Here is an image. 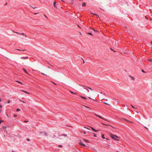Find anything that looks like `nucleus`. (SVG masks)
<instances>
[{
	"label": "nucleus",
	"instance_id": "obj_1",
	"mask_svg": "<svg viewBox=\"0 0 152 152\" xmlns=\"http://www.w3.org/2000/svg\"><path fill=\"white\" fill-rule=\"evenodd\" d=\"M110 136L112 139L115 140L119 141L117 139H116V138H118V137L117 136L113 135L112 134H111Z\"/></svg>",
	"mask_w": 152,
	"mask_h": 152
},
{
	"label": "nucleus",
	"instance_id": "obj_2",
	"mask_svg": "<svg viewBox=\"0 0 152 152\" xmlns=\"http://www.w3.org/2000/svg\"><path fill=\"white\" fill-rule=\"evenodd\" d=\"M48 69L45 68V69L44 72L46 73H48V72L49 71L50 67L48 66Z\"/></svg>",
	"mask_w": 152,
	"mask_h": 152
},
{
	"label": "nucleus",
	"instance_id": "obj_3",
	"mask_svg": "<svg viewBox=\"0 0 152 152\" xmlns=\"http://www.w3.org/2000/svg\"><path fill=\"white\" fill-rule=\"evenodd\" d=\"M94 115H96V116L99 117V118H101V119H103L104 120H105V119H104L102 117V116H100L99 115H96V114H94Z\"/></svg>",
	"mask_w": 152,
	"mask_h": 152
},
{
	"label": "nucleus",
	"instance_id": "obj_4",
	"mask_svg": "<svg viewBox=\"0 0 152 152\" xmlns=\"http://www.w3.org/2000/svg\"><path fill=\"white\" fill-rule=\"evenodd\" d=\"M79 144H80L81 145H82L83 146H85H85H86V145L85 144L83 143L81 141H80L79 142Z\"/></svg>",
	"mask_w": 152,
	"mask_h": 152
},
{
	"label": "nucleus",
	"instance_id": "obj_5",
	"mask_svg": "<svg viewBox=\"0 0 152 152\" xmlns=\"http://www.w3.org/2000/svg\"><path fill=\"white\" fill-rule=\"evenodd\" d=\"M53 5L54 7L57 8V6L56 5V1H54L53 3Z\"/></svg>",
	"mask_w": 152,
	"mask_h": 152
},
{
	"label": "nucleus",
	"instance_id": "obj_6",
	"mask_svg": "<svg viewBox=\"0 0 152 152\" xmlns=\"http://www.w3.org/2000/svg\"><path fill=\"white\" fill-rule=\"evenodd\" d=\"M23 70H24V72H25L26 73H27V74H28V75H29V74L28 73V72L26 71V70L25 69H24V68H23Z\"/></svg>",
	"mask_w": 152,
	"mask_h": 152
},
{
	"label": "nucleus",
	"instance_id": "obj_7",
	"mask_svg": "<svg viewBox=\"0 0 152 152\" xmlns=\"http://www.w3.org/2000/svg\"><path fill=\"white\" fill-rule=\"evenodd\" d=\"M21 58L23 59H28V56L26 57H22Z\"/></svg>",
	"mask_w": 152,
	"mask_h": 152
},
{
	"label": "nucleus",
	"instance_id": "obj_8",
	"mask_svg": "<svg viewBox=\"0 0 152 152\" xmlns=\"http://www.w3.org/2000/svg\"><path fill=\"white\" fill-rule=\"evenodd\" d=\"M91 128L92 129L93 131H94V132H96L98 130H96L95 129H94V128L91 127Z\"/></svg>",
	"mask_w": 152,
	"mask_h": 152
},
{
	"label": "nucleus",
	"instance_id": "obj_9",
	"mask_svg": "<svg viewBox=\"0 0 152 152\" xmlns=\"http://www.w3.org/2000/svg\"><path fill=\"white\" fill-rule=\"evenodd\" d=\"M82 6L83 7H85L86 6V3L85 2L83 3L82 4Z\"/></svg>",
	"mask_w": 152,
	"mask_h": 152
},
{
	"label": "nucleus",
	"instance_id": "obj_10",
	"mask_svg": "<svg viewBox=\"0 0 152 152\" xmlns=\"http://www.w3.org/2000/svg\"><path fill=\"white\" fill-rule=\"evenodd\" d=\"M83 107H84L86 108H89L90 109V108L88 107H87V106H85L84 105H83L82 107H81L82 108H83Z\"/></svg>",
	"mask_w": 152,
	"mask_h": 152
},
{
	"label": "nucleus",
	"instance_id": "obj_11",
	"mask_svg": "<svg viewBox=\"0 0 152 152\" xmlns=\"http://www.w3.org/2000/svg\"><path fill=\"white\" fill-rule=\"evenodd\" d=\"M21 91H22L24 92H25V93H26V94H29V93L28 92H27L26 91H24V90H21Z\"/></svg>",
	"mask_w": 152,
	"mask_h": 152
},
{
	"label": "nucleus",
	"instance_id": "obj_12",
	"mask_svg": "<svg viewBox=\"0 0 152 152\" xmlns=\"http://www.w3.org/2000/svg\"><path fill=\"white\" fill-rule=\"evenodd\" d=\"M130 77L131 78V79L132 80H135V78L134 77H133L131 76H130Z\"/></svg>",
	"mask_w": 152,
	"mask_h": 152
},
{
	"label": "nucleus",
	"instance_id": "obj_13",
	"mask_svg": "<svg viewBox=\"0 0 152 152\" xmlns=\"http://www.w3.org/2000/svg\"><path fill=\"white\" fill-rule=\"evenodd\" d=\"M84 128L88 130V131L87 132H90V131H89V130H90V129L87 128H86V127H84Z\"/></svg>",
	"mask_w": 152,
	"mask_h": 152
},
{
	"label": "nucleus",
	"instance_id": "obj_14",
	"mask_svg": "<svg viewBox=\"0 0 152 152\" xmlns=\"http://www.w3.org/2000/svg\"><path fill=\"white\" fill-rule=\"evenodd\" d=\"M91 13L92 14V15H96V16H98L96 14H94L93 13H92L91 12Z\"/></svg>",
	"mask_w": 152,
	"mask_h": 152
},
{
	"label": "nucleus",
	"instance_id": "obj_15",
	"mask_svg": "<svg viewBox=\"0 0 152 152\" xmlns=\"http://www.w3.org/2000/svg\"><path fill=\"white\" fill-rule=\"evenodd\" d=\"M80 97H81L82 98H83V99H86V98L85 97H83V96H80Z\"/></svg>",
	"mask_w": 152,
	"mask_h": 152
},
{
	"label": "nucleus",
	"instance_id": "obj_16",
	"mask_svg": "<svg viewBox=\"0 0 152 152\" xmlns=\"http://www.w3.org/2000/svg\"><path fill=\"white\" fill-rule=\"evenodd\" d=\"M148 61H149L150 62H152V58L151 59H148Z\"/></svg>",
	"mask_w": 152,
	"mask_h": 152
},
{
	"label": "nucleus",
	"instance_id": "obj_17",
	"mask_svg": "<svg viewBox=\"0 0 152 152\" xmlns=\"http://www.w3.org/2000/svg\"><path fill=\"white\" fill-rule=\"evenodd\" d=\"M131 106H132V107L133 108H135L136 109H137V108H135V107H134L133 106H132V105H131Z\"/></svg>",
	"mask_w": 152,
	"mask_h": 152
},
{
	"label": "nucleus",
	"instance_id": "obj_18",
	"mask_svg": "<svg viewBox=\"0 0 152 152\" xmlns=\"http://www.w3.org/2000/svg\"><path fill=\"white\" fill-rule=\"evenodd\" d=\"M16 81L17 82H18L19 83L21 84H23V83L21 82H19V81Z\"/></svg>",
	"mask_w": 152,
	"mask_h": 152
},
{
	"label": "nucleus",
	"instance_id": "obj_19",
	"mask_svg": "<svg viewBox=\"0 0 152 152\" xmlns=\"http://www.w3.org/2000/svg\"><path fill=\"white\" fill-rule=\"evenodd\" d=\"M88 88L89 89L93 91V89L91 88L90 87H88Z\"/></svg>",
	"mask_w": 152,
	"mask_h": 152
},
{
	"label": "nucleus",
	"instance_id": "obj_20",
	"mask_svg": "<svg viewBox=\"0 0 152 152\" xmlns=\"http://www.w3.org/2000/svg\"><path fill=\"white\" fill-rule=\"evenodd\" d=\"M13 32H14V33H17V34H20V33H18V32H15V31H13Z\"/></svg>",
	"mask_w": 152,
	"mask_h": 152
},
{
	"label": "nucleus",
	"instance_id": "obj_21",
	"mask_svg": "<svg viewBox=\"0 0 152 152\" xmlns=\"http://www.w3.org/2000/svg\"><path fill=\"white\" fill-rule=\"evenodd\" d=\"M104 134H103V135H102V137L103 139H105V137H104Z\"/></svg>",
	"mask_w": 152,
	"mask_h": 152
},
{
	"label": "nucleus",
	"instance_id": "obj_22",
	"mask_svg": "<svg viewBox=\"0 0 152 152\" xmlns=\"http://www.w3.org/2000/svg\"><path fill=\"white\" fill-rule=\"evenodd\" d=\"M88 34H89L92 35V34H91V33H88Z\"/></svg>",
	"mask_w": 152,
	"mask_h": 152
},
{
	"label": "nucleus",
	"instance_id": "obj_23",
	"mask_svg": "<svg viewBox=\"0 0 152 152\" xmlns=\"http://www.w3.org/2000/svg\"><path fill=\"white\" fill-rule=\"evenodd\" d=\"M20 109H17V110H16V111H20Z\"/></svg>",
	"mask_w": 152,
	"mask_h": 152
},
{
	"label": "nucleus",
	"instance_id": "obj_24",
	"mask_svg": "<svg viewBox=\"0 0 152 152\" xmlns=\"http://www.w3.org/2000/svg\"><path fill=\"white\" fill-rule=\"evenodd\" d=\"M103 103H104V104H108V105H110V104H107V103H106V102H103Z\"/></svg>",
	"mask_w": 152,
	"mask_h": 152
},
{
	"label": "nucleus",
	"instance_id": "obj_25",
	"mask_svg": "<svg viewBox=\"0 0 152 152\" xmlns=\"http://www.w3.org/2000/svg\"><path fill=\"white\" fill-rule=\"evenodd\" d=\"M70 92H71V93H72V94H77V93H73V92H72V91H70Z\"/></svg>",
	"mask_w": 152,
	"mask_h": 152
},
{
	"label": "nucleus",
	"instance_id": "obj_26",
	"mask_svg": "<svg viewBox=\"0 0 152 152\" xmlns=\"http://www.w3.org/2000/svg\"><path fill=\"white\" fill-rule=\"evenodd\" d=\"M85 140V141H86L87 142H89V141L87 140Z\"/></svg>",
	"mask_w": 152,
	"mask_h": 152
},
{
	"label": "nucleus",
	"instance_id": "obj_27",
	"mask_svg": "<svg viewBox=\"0 0 152 152\" xmlns=\"http://www.w3.org/2000/svg\"><path fill=\"white\" fill-rule=\"evenodd\" d=\"M20 35H25V34L24 33H20Z\"/></svg>",
	"mask_w": 152,
	"mask_h": 152
},
{
	"label": "nucleus",
	"instance_id": "obj_28",
	"mask_svg": "<svg viewBox=\"0 0 152 152\" xmlns=\"http://www.w3.org/2000/svg\"><path fill=\"white\" fill-rule=\"evenodd\" d=\"M42 73L44 75H46L44 73L42 72Z\"/></svg>",
	"mask_w": 152,
	"mask_h": 152
},
{
	"label": "nucleus",
	"instance_id": "obj_29",
	"mask_svg": "<svg viewBox=\"0 0 152 152\" xmlns=\"http://www.w3.org/2000/svg\"><path fill=\"white\" fill-rule=\"evenodd\" d=\"M58 146L60 147H62V146L61 145H60Z\"/></svg>",
	"mask_w": 152,
	"mask_h": 152
},
{
	"label": "nucleus",
	"instance_id": "obj_30",
	"mask_svg": "<svg viewBox=\"0 0 152 152\" xmlns=\"http://www.w3.org/2000/svg\"><path fill=\"white\" fill-rule=\"evenodd\" d=\"M2 122H3L2 121H0V124H1V123Z\"/></svg>",
	"mask_w": 152,
	"mask_h": 152
},
{
	"label": "nucleus",
	"instance_id": "obj_31",
	"mask_svg": "<svg viewBox=\"0 0 152 152\" xmlns=\"http://www.w3.org/2000/svg\"><path fill=\"white\" fill-rule=\"evenodd\" d=\"M27 140L28 141L30 140V139L28 138L27 139Z\"/></svg>",
	"mask_w": 152,
	"mask_h": 152
},
{
	"label": "nucleus",
	"instance_id": "obj_32",
	"mask_svg": "<svg viewBox=\"0 0 152 152\" xmlns=\"http://www.w3.org/2000/svg\"><path fill=\"white\" fill-rule=\"evenodd\" d=\"M82 59L83 60V63L84 64V62H85V61H84V60H83V59L82 58Z\"/></svg>",
	"mask_w": 152,
	"mask_h": 152
},
{
	"label": "nucleus",
	"instance_id": "obj_33",
	"mask_svg": "<svg viewBox=\"0 0 152 152\" xmlns=\"http://www.w3.org/2000/svg\"><path fill=\"white\" fill-rule=\"evenodd\" d=\"M83 133L84 134H86V131H84L83 132Z\"/></svg>",
	"mask_w": 152,
	"mask_h": 152
},
{
	"label": "nucleus",
	"instance_id": "obj_34",
	"mask_svg": "<svg viewBox=\"0 0 152 152\" xmlns=\"http://www.w3.org/2000/svg\"><path fill=\"white\" fill-rule=\"evenodd\" d=\"M94 137H96V134H94Z\"/></svg>",
	"mask_w": 152,
	"mask_h": 152
},
{
	"label": "nucleus",
	"instance_id": "obj_35",
	"mask_svg": "<svg viewBox=\"0 0 152 152\" xmlns=\"http://www.w3.org/2000/svg\"><path fill=\"white\" fill-rule=\"evenodd\" d=\"M2 106L1 105H0V107L1 108H2Z\"/></svg>",
	"mask_w": 152,
	"mask_h": 152
},
{
	"label": "nucleus",
	"instance_id": "obj_36",
	"mask_svg": "<svg viewBox=\"0 0 152 152\" xmlns=\"http://www.w3.org/2000/svg\"><path fill=\"white\" fill-rule=\"evenodd\" d=\"M92 29L94 31H96L95 30V29H93V28H92Z\"/></svg>",
	"mask_w": 152,
	"mask_h": 152
},
{
	"label": "nucleus",
	"instance_id": "obj_37",
	"mask_svg": "<svg viewBox=\"0 0 152 152\" xmlns=\"http://www.w3.org/2000/svg\"><path fill=\"white\" fill-rule=\"evenodd\" d=\"M28 122V121H24V122Z\"/></svg>",
	"mask_w": 152,
	"mask_h": 152
},
{
	"label": "nucleus",
	"instance_id": "obj_38",
	"mask_svg": "<svg viewBox=\"0 0 152 152\" xmlns=\"http://www.w3.org/2000/svg\"><path fill=\"white\" fill-rule=\"evenodd\" d=\"M10 103V100H9L8 101V103Z\"/></svg>",
	"mask_w": 152,
	"mask_h": 152
},
{
	"label": "nucleus",
	"instance_id": "obj_39",
	"mask_svg": "<svg viewBox=\"0 0 152 152\" xmlns=\"http://www.w3.org/2000/svg\"><path fill=\"white\" fill-rule=\"evenodd\" d=\"M14 116H15V117H16L17 116L16 115H14Z\"/></svg>",
	"mask_w": 152,
	"mask_h": 152
},
{
	"label": "nucleus",
	"instance_id": "obj_40",
	"mask_svg": "<svg viewBox=\"0 0 152 152\" xmlns=\"http://www.w3.org/2000/svg\"><path fill=\"white\" fill-rule=\"evenodd\" d=\"M44 16L45 17H46V18H47V16H46V15H44Z\"/></svg>",
	"mask_w": 152,
	"mask_h": 152
},
{
	"label": "nucleus",
	"instance_id": "obj_41",
	"mask_svg": "<svg viewBox=\"0 0 152 152\" xmlns=\"http://www.w3.org/2000/svg\"><path fill=\"white\" fill-rule=\"evenodd\" d=\"M142 72H144V71L143 70H142Z\"/></svg>",
	"mask_w": 152,
	"mask_h": 152
},
{
	"label": "nucleus",
	"instance_id": "obj_42",
	"mask_svg": "<svg viewBox=\"0 0 152 152\" xmlns=\"http://www.w3.org/2000/svg\"><path fill=\"white\" fill-rule=\"evenodd\" d=\"M17 50H20V51L21 50L20 49H16Z\"/></svg>",
	"mask_w": 152,
	"mask_h": 152
},
{
	"label": "nucleus",
	"instance_id": "obj_43",
	"mask_svg": "<svg viewBox=\"0 0 152 152\" xmlns=\"http://www.w3.org/2000/svg\"><path fill=\"white\" fill-rule=\"evenodd\" d=\"M22 101L23 102H24V103H26V102H24V101Z\"/></svg>",
	"mask_w": 152,
	"mask_h": 152
},
{
	"label": "nucleus",
	"instance_id": "obj_44",
	"mask_svg": "<svg viewBox=\"0 0 152 152\" xmlns=\"http://www.w3.org/2000/svg\"><path fill=\"white\" fill-rule=\"evenodd\" d=\"M24 35L25 36V37H26V35H25H25Z\"/></svg>",
	"mask_w": 152,
	"mask_h": 152
},
{
	"label": "nucleus",
	"instance_id": "obj_45",
	"mask_svg": "<svg viewBox=\"0 0 152 152\" xmlns=\"http://www.w3.org/2000/svg\"><path fill=\"white\" fill-rule=\"evenodd\" d=\"M145 128L146 129H148V128H147L146 127H145Z\"/></svg>",
	"mask_w": 152,
	"mask_h": 152
},
{
	"label": "nucleus",
	"instance_id": "obj_46",
	"mask_svg": "<svg viewBox=\"0 0 152 152\" xmlns=\"http://www.w3.org/2000/svg\"><path fill=\"white\" fill-rule=\"evenodd\" d=\"M145 18H146L147 19H148L147 18H146V16H145Z\"/></svg>",
	"mask_w": 152,
	"mask_h": 152
},
{
	"label": "nucleus",
	"instance_id": "obj_47",
	"mask_svg": "<svg viewBox=\"0 0 152 152\" xmlns=\"http://www.w3.org/2000/svg\"><path fill=\"white\" fill-rule=\"evenodd\" d=\"M37 14V13H34V15H36V14Z\"/></svg>",
	"mask_w": 152,
	"mask_h": 152
},
{
	"label": "nucleus",
	"instance_id": "obj_48",
	"mask_svg": "<svg viewBox=\"0 0 152 152\" xmlns=\"http://www.w3.org/2000/svg\"><path fill=\"white\" fill-rule=\"evenodd\" d=\"M136 112H137V113H138V111Z\"/></svg>",
	"mask_w": 152,
	"mask_h": 152
},
{
	"label": "nucleus",
	"instance_id": "obj_49",
	"mask_svg": "<svg viewBox=\"0 0 152 152\" xmlns=\"http://www.w3.org/2000/svg\"><path fill=\"white\" fill-rule=\"evenodd\" d=\"M1 110L0 109V112H1Z\"/></svg>",
	"mask_w": 152,
	"mask_h": 152
},
{
	"label": "nucleus",
	"instance_id": "obj_50",
	"mask_svg": "<svg viewBox=\"0 0 152 152\" xmlns=\"http://www.w3.org/2000/svg\"><path fill=\"white\" fill-rule=\"evenodd\" d=\"M61 1H63L62 0H61Z\"/></svg>",
	"mask_w": 152,
	"mask_h": 152
},
{
	"label": "nucleus",
	"instance_id": "obj_51",
	"mask_svg": "<svg viewBox=\"0 0 152 152\" xmlns=\"http://www.w3.org/2000/svg\"><path fill=\"white\" fill-rule=\"evenodd\" d=\"M151 43L152 44V41L151 42Z\"/></svg>",
	"mask_w": 152,
	"mask_h": 152
},
{
	"label": "nucleus",
	"instance_id": "obj_52",
	"mask_svg": "<svg viewBox=\"0 0 152 152\" xmlns=\"http://www.w3.org/2000/svg\"><path fill=\"white\" fill-rule=\"evenodd\" d=\"M1 99H0V102H1Z\"/></svg>",
	"mask_w": 152,
	"mask_h": 152
},
{
	"label": "nucleus",
	"instance_id": "obj_53",
	"mask_svg": "<svg viewBox=\"0 0 152 152\" xmlns=\"http://www.w3.org/2000/svg\"><path fill=\"white\" fill-rule=\"evenodd\" d=\"M89 99H91V98L90 97H89Z\"/></svg>",
	"mask_w": 152,
	"mask_h": 152
},
{
	"label": "nucleus",
	"instance_id": "obj_54",
	"mask_svg": "<svg viewBox=\"0 0 152 152\" xmlns=\"http://www.w3.org/2000/svg\"><path fill=\"white\" fill-rule=\"evenodd\" d=\"M93 100H95V99H93Z\"/></svg>",
	"mask_w": 152,
	"mask_h": 152
},
{
	"label": "nucleus",
	"instance_id": "obj_55",
	"mask_svg": "<svg viewBox=\"0 0 152 152\" xmlns=\"http://www.w3.org/2000/svg\"><path fill=\"white\" fill-rule=\"evenodd\" d=\"M93 100H95V99H93Z\"/></svg>",
	"mask_w": 152,
	"mask_h": 152
},
{
	"label": "nucleus",
	"instance_id": "obj_56",
	"mask_svg": "<svg viewBox=\"0 0 152 152\" xmlns=\"http://www.w3.org/2000/svg\"><path fill=\"white\" fill-rule=\"evenodd\" d=\"M7 116H8H8H8V115H7Z\"/></svg>",
	"mask_w": 152,
	"mask_h": 152
},
{
	"label": "nucleus",
	"instance_id": "obj_57",
	"mask_svg": "<svg viewBox=\"0 0 152 152\" xmlns=\"http://www.w3.org/2000/svg\"><path fill=\"white\" fill-rule=\"evenodd\" d=\"M35 8H36L35 7H34V8L33 7V8H34V9H35Z\"/></svg>",
	"mask_w": 152,
	"mask_h": 152
},
{
	"label": "nucleus",
	"instance_id": "obj_58",
	"mask_svg": "<svg viewBox=\"0 0 152 152\" xmlns=\"http://www.w3.org/2000/svg\"><path fill=\"white\" fill-rule=\"evenodd\" d=\"M54 84H55V85H56V84L55 83H54Z\"/></svg>",
	"mask_w": 152,
	"mask_h": 152
},
{
	"label": "nucleus",
	"instance_id": "obj_59",
	"mask_svg": "<svg viewBox=\"0 0 152 152\" xmlns=\"http://www.w3.org/2000/svg\"><path fill=\"white\" fill-rule=\"evenodd\" d=\"M25 50H23V51H25Z\"/></svg>",
	"mask_w": 152,
	"mask_h": 152
}]
</instances>
